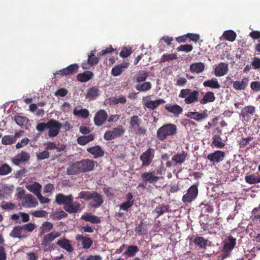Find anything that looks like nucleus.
<instances>
[{
  "label": "nucleus",
  "instance_id": "obj_1",
  "mask_svg": "<svg viewBox=\"0 0 260 260\" xmlns=\"http://www.w3.org/2000/svg\"><path fill=\"white\" fill-rule=\"evenodd\" d=\"M177 133V126L174 124H167L157 129L156 136L161 141L166 139L169 136L175 135Z\"/></svg>",
  "mask_w": 260,
  "mask_h": 260
},
{
  "label": "nucleus",
  "instance_id": "obj_2",
  "mask_svg": "<svg viewBox=\"0 0 260 260\" xmlns=\"http://www.w3.org/2000/svg\"><path fill=\"white\" fill-rule=\"evenodd\" d=\"M60 236L61 233L59 232H52L45 235L41 240V243L44 250L47 251L52 250L53 247L51 245V243Z\"/></svg>",
  "mask_w": 260,
  "mask_h": 260
},
{
  "label": "nucleus",
  "instance_id": "obj_3",
  "mask_svg": "<svg viewBox=\"0 0 260 260\" xmlns=\"http://www.w3.org/2000/svg\"><path fill=\"white\" fill-rule=\"evenodd\" d=\"M179 96L184 99V102L186 104H190L198 101L199 92L197 90L183 89L180 91Z\"/></svg>",
  "mask_w": 260,
  "mask_h": 260
},
{
  "label": "nucleus",
  "instance_id": "obj_4",
  "mask_svg": "<svg viewBox=\"0 0 260 260\" xmlns=\"http://www.w3.org/2000/svg\"><path fill=\"white\" fill-rule=\"evenodd\" d=\"M166 103V101L162 99H157L152 100L150 95L146 96L142 99V103L143 106L151 110L156 109L159 106Z\"/></svg>",
  "mask_w": 260,
  "mask_h": 260
},
{
  "label": "nucleus",
  "instance_id": "obj_5",
  "mask_svg": "<svg viewBox=\"0 0 260 260\" xmlns=\"http://www.w3.org/2000/svg\"><path fill=\"white\" fill-rule=\"evenodd\" d=\"M62 126L61 123L56 120L51 119L48 121V136L50 137H54L59 133Z\"/></svg>",
  "mask_w": 260,
  "mask_h": 260
},
{
  "label": "nucleus",
  "instance_id": "obj_6",
  "mask_svg": "<svg viewBox=\"0 0 260 260\" xmlns=\"http://www.w3.org/2000/svg\"><path fill=\"white\" fill-rule=\"evenodd\" d=\"M22 207L25 208H35L38 205L37 200L31 194H26L20 202Z\"/></svg>",
  "mask_w": 260,
  "mask_h": 260
},
{
  "label": "nucleus",
  "instance_id": "obj_7",
  "mask_svg": "<svg viewBox=\"0 0 260 260\" xmlns=\"http://www.w3.org/2000/svg\"><path fill=\"white\" fill-rule=\"evenodd\" d=\"M198 194L197 186L193 185L188 189L187 192L182 198V201L184 203L191 202L194 200Z\"/></svg>",
  "mask_w": 260,
  "mask_h": 260
},
{
  "label": "nucleus",
  "instance_id": "obj_8",
  "mask_svg": "<svg viewBox=\"0 0 260 260\" xmlns=\"http://www.w3.org/2000/svg\"><path fill=\"white\" fill-rule=\"evenodd\" d=\"M154 155V150L151 148H149L143 152L140 157L141 160L142 161V166H149L151 164Z\"/></svg>",
  "mask_w": 260,
  "mask_h": 260
},
{
  "label": "nucleus",
  "instance_id": "obj_9",
  "mask_svg": "<svg viewBox=\"0 0 260 260\" xmlns=\"http://www.w3.org/2000/svg\"><path fill=\"white\" fill-rule=\"evenodd\" d=\"M236 244V239L232 237H229L227 239L224 241V245L223 247V257L225 258L227 257L232 250L234 248Z\"/></svg>",
  "mask_w": 260,
  "mask_h": 260
},
{
  "label": "nucleus",
  "instance_id": "obj_10",
  "mask_svg": "<svg viewBox=\"0 0 260 260\" xmlns=\"http://www.w3.org/2000/svg\"><path fill=\"white\" fill-rule=\"evenodd\" d=\"M124 133L121 127L114 128L112 131H108L104 134V138L106 140H110L120 136Z\"/></svg>",
  "mask_w": 260,
  "mask_h": 260
},
{
  "label": "nucleus",
  "instance_id": "obj_11",
  "mask_svg": "<svg viewBox=\"0 0 260 260\" xmlns=\"http://www.w3.org/2000/svg\"><path fill=\"white\" fill-rule=\"evenodd\" d=\"M29 158L30 156L28 153L22 151L13 157L11 160L14 165L18 166L21 163L27 161Z\"/></svg>",
  "mask_w": 260,
  "mask_h": 260
},
{
  "label": "nucleus",
  "instance_id": "obj_12",
  "mask_svg": "<svg viewBox=\"0 0 260 260\" xmlns=\"http://www.w3.org/2000/svg\"><path fill=\"white\" fill-rule=\"evenodd\" d=\"M25 187L29 191L33 193L36 196L41 192L42 187L41 184L36 181L26 183Z\"/></svg>",
  "mask_w": 260,
  "mask_h": 260
},
{
  "label": "nucleus",
  "instance_id": "obj_13",
  "mask_svg": "<svg viewBox=\"0 0 260 260\" xmlns=\"http://www.w3.org/2000/svg\"><path fill=\"white\" fill-rule=\"evenodd\" d=\"M89 200L90 205L94 208L100 207L103 203L102 196L96 192L92 193Z\"/></svg>",
  "mask_w": 260,
  "mask_h": 260
},
{
  "label": "nucleus",
  "instance_id": "obj_14",
  "mask_svg": "<svg viewBox=\"0 0 260 260\" xmlns=\"http://www.w3.org/2000/svg\"><path fill=\"white\" fill-rule=\"evenodd\" d=\"M225 156V153L221 151H216L208 155L207 158L213 164L222 161Z\"/></svg>",
  "mask_w": 260,
  "mask_h": 260
},
{
  "label": "nucleus",
  "instance_id": "obj_15",
  "mask_svg": "<svg viewBox=\"0 0 260 260\" xmlns=\"http://www.w3.org/2000/svg\"><path fill=\"white\" fill-rule=\"evenodd\" d=\"M79 163L82 172L92 171L96 164L95 161L88 159H83Z\"/></svg>",
  "mask_w": 260,
  "mask_h": 260
},
{
  "label": "nucleus",
  "instance_id": "obj_16",
  "mask_svg": "<svg viewBox=\"0 0 260 260\" xmlns=\"http://www.w3.org/2000/svg\"><path fill=\"white\" fill-rule=\"evenodd\" d=\"M76 240L81 243L84 249H89L93 243V241L90 238L83 235H77Z\"/></svg>",
  "mask_w": 260,
  "mask_h": 260
},
{
  "label": "nucleus",
  "instance_id": "obj_17",
  "mask_svg": "<svg viewBox=\"0 0 260 260\" xmlns=\"http://www.w3.org/2000/svg\"><path fill=\"white\" fill-rule=\"evenodd\" d=\"M79 66L77 64H73L68 67L57 71L54 75L60 74L61 75H69L76 73L78 71Z\"/></svg>",
  "mask_w": 260,
  "mask_h": 260
},
{
  "label": "nucleus",
  "instance_id": "obj_18",
  "mask_svg": "<svg viewBox=\"0 0 260 260\" xmlns=\"http://www.w3.org/2000/svg\"><path fill=\"white\" fill-rule=\"evenodd\" d=\"M108 115L105 110H101L96 114L94 118L95 124L98 126L102 125L107 120Z\"/></svg>",
  "mask_w": 260,
  "mask_h": 260
},
{
  "label": "nucleus",
  "instance_id": "obj_19",
  "mask_svg": "<svg viewBox=\"0 0 260 260\" xmlns=\"http://www.w3.org/2000/svg\"><path fill=\"white\" fill-rule=\"evenodd\" d=\"M228 64L221 62L216 66L214 70V75L216 77H221L225 75L228 71Z\"/></svg>",
  "mask_w": 260,
  "mask_h": 260
},
{
  "label": "nucleus",
  "instance_id": "obj_20",
  "mask_svg": "<svg viewBox=\"0 0 260 260\" xmlns=\"http://www.w3.org/2000/svg\"><path fill=\"white\" fill-rule=\"evenodd\" d=\"M143 181L150 183H155L159 180V177L156 176L153 172H144L141 174Z\"/></svg>",
  "mask_w": 260,
  "mask_h": 260
},
{
  "label": "nucleus",
  "instance_id": "obj_21",
  "mask_svg": "<svg viewBox=\"0 0 260 260\" xmlns=\"http://www.w3.org/2000/svg\"><path fill=\"white\" fill-rule=\"evenodd\" d=\"M255 112V108L253 106H247L244 107L241 112L240 115L245 120H249L250 115Z\"/></svg>",
  "mask_w": 260,
  "mask_h": 260
},
{
  "label": "nucleus",
  "instance_id": "obj_22",
  "mask_svg": "<svg viewBox=\"0 0 260 260\" xmlns=\"http://www.w3.org/2000/svg\"><path fill=\"white\" fill-rule=\"evenodd\" d=\"M73 200V197L72 195L64 196L63 194L60 193L56 196L55 201L59 205L63 204L64 206L69 204Z\"/></svg>",
  "mask_w": 260,
  "mask_h": 260
},
{
  "label": "nucleus",
  "instance_id": "obj_23",
  "mask_svg": "<svg viewBox=\"0 0 260 260\" xmlns=\"http://www.w3.org/2000/svg\"><path fill=\"white\" fill-rule=\"evenodd\" d=\"M129 66V63L123 62L118 65L115 66L111 71V73L114 76H118L120 75L125 69H127Z\"/></svg>",
  "mask_w": 260,
  "mask_h": 260
},
{
  "label": "nucleus",
  "instance_id": "obj_24",
  "mask_svg": "<svg viewBox=\"0 0 260 260\" xmlns=\"http://www.w3.org/2000/svg\"><path fill=\"white\" fill-rule=\"evenodd\" d=\"M56 244L68 252H72L74 250L71 242L67 239L63 238L58 240Z\"/></svg>",
  "mask_w": 260,
  "mask_h": 260
},
{
  "label": "nucleus",
  "instance_id": "obj_25",
  "mask_svg": "<svg viewBox=\"0 0 260 260\" xmlns=\"http://www.w3.org/2000/svg\"><path fill=\"white\" fill-rule=\"evenodd\" d=\"M80 206V205L78 202H73L72 201L66 206H63V208L67 212L73 213L77 212L79 210Z\"/></svg>",
  "mask_w": 260,
  "mask_h": 260
},
{
  "label": "nucleus",
  "instance_id": "obj_26",
  "mask_svg": "<svg viewBox=\"0 0 260 260\" xmlns=\"http://www.w3.org/2000/svg\"><path fill=\"white\" fill-rule=\"evenodd\" d=\"M249 79L246 77H244L242 79L241 81H236L233 82V87L237 90H243L247 86L248 84Z\"/></svg>",
  "mask_w": 260,
  "mask_h": 260
},
{
  "label": "nucleus",
  "instance_id": "obj_27",
  "mask_svg": "<svg viewBox=\"0 0 260 260\" xmlns=\"http://www.w3.org/2000/svg\"><path fill=\"white\" fill-rule=\"evenodd\" d=\"M187 157V153L182 152L173 155L172 157V160L176 164H182L185 161Z\"/></svg>",
  "mask_w": 260,
  "mask_h": 260
},
{
  "label": "nucleus",
  "instance_id": "obj_28",
  "mask_svg": "<svg viewBox=\"0 0 260 260\" xmlns=\"http://www.w3.org/2000/svg\"><path fill=\"white\" fill-rule=\"evenodd\" d=\"M188 116L196 121H200L206 119L208 117V114L205 112L202 113L197 112H190L188 114Z\"/></svg>",
  "mask_w": 260,
  "mask_h": 260
},
{
  "label": "nucleus",
  "instance_id": "obj_29",
  "mask_svg": "<svg viewBox=\"0 0 260 260\" xmlns=\"http://www.w3.org/2000/svg\"><path fill=\"white\" fill-rule=\"evenodd\" d=\"M215 100L214 93L211 91L206 92L203 98L200 100V102L202 105H205L208 103H212Z\"/></svg>",
  "mask_w": 260,
  "mask_h": 260
},
{
  "label": "nucleus",
  "instance_id": "obj_30",
  "mask_svg": "<svg viewBox=\"0 0 260 260\" xmlns=\"http://www.w3.org/2000/svg\"><path fill=\"white\" fill-rule=\"evenodd\" d=\"M205 87H209L213 89H219L220 88V84L218 80L215 78L206 80L203 83Z\"/></svg>",
  "mask_w": 260,
  "mask_h": 260
},
{
  "label": "nucleus",
  "instance_id": "obj_31",
  "mask_svg": "<svg viewBox=\"0 0 260 260\" xmlns=\"http://www.w3.org/2000/svg\"><path fill=\"white\" fill-rule=\"evenodd\" d=\"M93 76V74L90 71H85L83 73L79 74L77 78L81 82H85L91 79Z\"/></svg>",
  "mask_w": 260,
  "mask_h": 260
},
{
  "label": "nucleus",
  "instance_id": "obj_32",
  "mask_svg": "<svg viewBox=\"0 0 260 260\" xmlns=\"http://www.w3.org/2000/svg\"><path fill=\"white\" fill-rule=\"evenodd\" d=\"M189 69L191 72L200 73L205 69V64L202 62L193 63L190 65Z\"/></svg>",
  "mask_w": 260,
  "mask_h": 260
},
{
  "label": "nucleus",
  "instance_id": "obj_33",
  "mask_svg": "<svg viewBox=\"0 0 260 260\" xmlns=\"http://www.w3.org/2000/svg\"><path fill=\"white\" fill-rule=\"evenodd\" d=\"M82 172L79 161L76 162L70 166L67 170L69 175H74Z\"/></svg>",
  "mask_w": 260,
  "mask_h": 260
},
{
  "label": "nucleus",
  "instance_id": "obj_34",
  "mask_svg": "<svg viewBox=\"0 0 260 260\" xmlns=\"http://www.w3.org/2000/svg\"><path fill=\"white\" fill-rule=\"evenodd\" d=\"M53 228V224L48 221L44 222L39 229V235H43L45 233L50 232Z\"/></svg>",
  "mask_w": 260,
  "mask_h": 260
},
{
  "label": "nucleus",
  "instance_id": "obj_35",
  "mask_svg": "<svg viewBox=\"0 0 260 260\" xmlns=\"http://www.w3.org/2000/svg\"><path fill=\"white\" fill-rule=\"evenodd\" d=\"M87 150L88 152L93 155L95 158L102 156L104 154L103 151L99 146L88 148Z\"/></svg>",
  "mask_w": 260,
  "mask_h": 260
},
{
  "label": "nucleus",
  "instance_id": "obj_36",
  "mask_svg": "<svg viewBox=\"0 0 260 260\" xmlns=\"http://www.w3.org/2000/svg\"><path fill=\"white\" fill-rule=\"evenodd\" d=\"M23 231L21 226H15L11 232L10 235L13 238H17L19 239L25 238L26 236L22 235L21 233Z\"/></svg>",
  "mask_w": 260,
  "mask_h": 260
},
{
  "label": "nucleus",
  "instance_id": "obj_37",
  "mask_svg": "<svg viewBox=\"0 0 260 260\" xmlns=\"http://www.w3.org/2000/svg\"><path fill=\"white\" fill-rule=\"evenodd\" d=\"M165 109L174 115H179L181 114L183 111L182 108L177 105L173 106L166 105Z\"/></svg>",
  "mask_w": 260,
  "mask_h": 260
},
{
  "label": "nucleus",
  "instance_id": "obj_38",
  "mask_svg": "<svg viewBox=\"0 0 260 260\" xmlns=\"http://www.w3.org/2000/svg\"><path fill=\"white\" fill-rule=\"evenodd\" d=\"M100 90L95 87H92L88 89L86 98L89 100L95 99L99 95Z\"/></svg>",
  "mask_w": 260,
  "mask_h": 260
},
{
  "label": "nucleus",
  "instance_id": "obj_39",
  "mask_svg": "<svg viewBox=\"0 0 260 260\" xmlns=\"http://www.w3.org/2000/svg\"><path fill=\"white\" fill-rule=\"evenodd\" d=\"M81 218L85 221H89L92 223L100 222V219L98 217L93 215L90 213H85L82 215Z\"/></svg>",
  "mask_w": 260,
  "mask_h": 260
},
{
  "label": "nucleus",
  "instance_id": "obj_40",
  "mask_svg": "<svg viewBox=\"0 0 260 260\" xmlns=\"http://www.w3.org/2000/svg\"><path fill=\"white\" fill-rule=\"evenodd\" d=\"M245 180L246 183L250 184L260 183V176L253 174L247 175L245 177Z\"/></svg>",
  "mask_w": 260,
  "mask_h": 260
},
{
  "label": "nucleus",
  "instance_id": "obj_41",
  "mask_svg": "<svg viewBox=\"0 0 260 260\" xmlns=\"http://www.w3.org/2000/svg\"><path fill=\"white\" fill-rule=\"evenodd\" d=\"M73 114L77 116H80L83 118H86L89 116V111L86 109L75 108Z\"/></svg>",
  "mask_w": 260,
  "mask_h": 260
},
{
  "label": "nucleus",
  "instance_id": "obj_42",
  "mask_svg": "<svg viewBox=\"0 0 260 260\" xmlns=\"http://www.w3.org/2000/svg\"><path fill=\"white\" fill-rule=\"evenodd\" d=\"M94 137L92 135H89L88 136H83L79 137L77 139V142L80 145H85L87 143L92 141Z\"/></svg>",
  "mask_w": 260,
  "mask_h": 260
},
{
  "label": "nucleus",
  "instance_id": "obj_43",
  "mask_svg": "<svg viewBox=\"0 0 260 260\" xmlns=\"http://www.w3.org/2000/svg\"><path fill=\"white\" fill-rule=\"evenodd\" d=\"M208 240L201 237H197L194 240V244L201 248H205L208 245Z\"/></svg>",
  "mask_w": 260,
  "mask_h": 260
},
{
  "label": "nucleus",
  "instance_id": "obj_44",
  "mask_svg": "<svg viewBox=\"0 0 260 260\" xmlns=\"http://www.w3.org/2000/svg\"><path fill=\"white\" fill-rule=\"evenodd\" d=\"M151 88V84L149 82H146L143 83H139L137 85L136 88L140 91H147L149 90Z\"/></svg>",
  "mask_w": 260,
  "mask_h": 260
},
{
  "label": "nucleus",
  "instance_id": "obj_45",
  "mask_svg": "<svg viewBox=\"0 0 260 260\" xmlns=\"http://www.w3.org/2000/svg\"><path fill=\"white\" fill-rule=\"evenodd\" d=\"M212 144L218 148H221L225 145L224 143L222 141L220 137L217 135H214L213 137Z\"/></svg>",
  "mask_w": 260,
  "mask_h": 260
},
{
  "label": "nucleus",
  "instance_id": "obj_46",
  "mask_svg": "<svg viewBox=\"0 0 260 260\" xmlns=\"http://www.w3.org/2000/svg\"><path fill=\"white\" fill-rule=\"evenodd\" d=\"M236 34L233 30H226L223 34V37L227 40L233 42L236 38Z\"/></svg>",
  "mask_w": 260,
  "mask_h": 260
},
{
  "label": "nucleus",
  "instance_id": "obj_47",
  "mask_svg": "<svg viewBox=\"0 0 260 260\" xmlns=\"http://www.w3.org/2000/svg\"><path fill=\"white\" fill-rule=\"evenodd\" d=\"M95 50H93L88 55V63L91 66L96 64L99 62L98 58L95 56Z\"/></svg>",
  "mask_w": 260,
  "mask_h": 260
},
{
  "label": "nucleus",
  "instance_id": "obj_48",
  "mask_svg": "<svg viewBox=\"0 0 260 260\" xmlns=\"http://www.w3.org/2000/svg\"><path fill=\"white\" fill-rule=\"evenodd\" d=\"M138 250L139 249L137 246H129L127 248L126 251L124 253V254H127L128 257H133L135 255Z\"/></svg>",
  "mask_w": 260,
  "mask_h": 260
},
{
  "label": "nucleus",
  "instance_id": "obj_49",
  "mask_svg": "<svg viewBox=\"0 0 260 260\" xmlns=\"http://www.w3.org/2000/svg\"><path fill=\"white\" fill-rule=\"evenodd\" d=\"M16 142L13 135L5 136L3 137L2 143L4 145H10Z\"/></svg>",
  "mask_w": 260,
  "mask_h": 260
},
{
  "label": "nucleus",
  "instance_id": "obj_50",
  "mask_svg": "<svg viewBox=\"0 0 260 260\" xmlns=\"http://www.w3.org/2000/svg\"><path fill=\"white\" fill-rule=\"evenodd\" d=\"M14 119L16 123L21 126L25 125L28 120L26 117L19 115L15 116Z\"/></svg>",
  "mask_w": 260,
  "mask_h": 260
},
{
  "label": "nucleus",
  "instance_id": "obj_51",
  "mask_svg": "<svg viewBox=\"0 0 260 260\" xmlns=\"http://www.w3.org/2000/svg\"><path fill=\"white\" fill-rule=\"evenodd\" d=\"M11 171V167L6 164H4L0 167V175H6Z\"/></svg>",
  "mask_w": 260,
  "mask_h": 260
},
{
  "label": "nucleus",
  "instance_id": "obj_52",
  "mask_svg": "<svg viewBox=\"0 0 260 260\" xmlns=\"http://www.w3.org/2000/svg\"><path fill=\"white\" fill-rule=\"evenodd\" d=\"M140 119L137 116H133L131 117L130 126L134 129L140 125Z\"/></svg>",
  "mask_w": 260,
  "mask_h": 260
},
{
  "label": "nucleus",
  "instance_id": "obj_53",
  "mask_svg": "<svg viewBox=\"0 0 260 260\" xmlns=\"http://www.w3.org/2000/svg\"><path fill=\"white\" fill-rule=\"evenodd\" d=\"M148 76V74L145 71H142L139 72L136 77L137 82L145 81Z\"/></svg>",
  "mask_w": 260,
  "mask_h": 260
},
{
  "label": "nucleus",
  "instance_id": "obj_54",
  "mask_svg": "<svg viewBox=\"0 0 260 260\" xmlns=\"http://www.w3.org/2000/svg\"><path fill=\"white\" fill-rule=\"evenodd\" d=\"M25 190L21 188V187H18L16 189V197L17 200L20 201V202L23 200V198L25 197V196L26 194L25 193Z\"/></svg>",
  "mask_w": 260,
  "mask_h": 260
},
{
  "label": "nucleus",
  "instance_id": "obj_55",
  "mask_svg": "<svg viewBox=\"0 0 260 260\" xmlns=\"http://www.w3.org/2000/svg\"><path fill=\"white\" fill-rule=\"evenodd\" d=\"M111 101L112 103L115 104H117L118 103L124 104L126 103V99L125 96L121 95L112 98Z\"/></svg>",
  "mask_w": 260,
  "mask_h": 260
},
{
  "label": "nucleus",
  "instance_id": "obj_56",
  "mask_svg": "<svg viewBox=\"0 0 260 260\" xmlns=\"http://www.w3.org/2000/svg\"><path fill=\"white\" fill-rule=\"evenodd\" d=\"M92 192L86 191H82L79 193L77 199L89 200Z\"/></svg>",
  "mask_w": 260,
  "mask_h": 260
},
{
  "label": "nucleus",
  "instance_id": "obj_57",
  "mask_svg": "<svg viewBox=\"0 0 260 260\" xmlns=\"http://www.w3.org/2000/svg\"><path fill=\"white\" fill-rule=\"evenodd\" d=\"M168 208L167 206L165 205H160L158 207H157L154 211L157 213V216H158L165 212H166L168 211Z\"/></svg>",
  "mask_w": 260,
  "mask_h": 260
},
{
  "label": "nucleus",
  "instance_id": "obj_58",
  "mask_svg": "<svg viewBox=\"0 0 260 260\" xmlns=\"http://www.w3.org/2000/svg\"><path fill=\"white\" fill-rule=\"evenodd\" d=\"M36 155L38 160H43L49 157V153L47 150H45L42 152L37 153Z\"/></svg>",
  "mask_w": 260,
  "mask_h": 260
},
{
  "label": "nucleus",
  "instance_id": "obj_59",
  "mask_svg": "<svg viewBox=\"0 0 260 260\" xmlns=\"http://www.w3.org/2000/svg\"><path fill=\"white\" fill-rule=\"evenodd\" d=\"M177 55L175 54H166L162 55L161 58V62H165L170 60L177 59Z\"/></svg>",
  "mask_w": 260,
  "mask_h": 260
},
{
  "label": "nucleus",
  "instance_id": "obj_60",
  "mask_svg": "<svg viewBox=\"0 0 260 260\" xmlns=\"http://www.w3.org/2000/svg\"><path fill=\"white\" fill-rule=\"evenodd\" d=\"M192 46L190 45L186 44L181 45L177 48L178 51H184L186 52H190L192 50Z\"/></svg>",
  "mask_w": 260,
  "mask_h": 260
},
{
  "label": "nucleus",
  "instance_id": "obj_61",
  "mask_svg": "<svg viewBox=\"0 0 260 260\" xmlns=\"http://www.w3.org/2000/svg\"><path fill=\"white\" fill-rule=\"evenodd\" d=\"M9 189L8 187L3 186L0 188V200L7 198L9 195Z\"/></svg>",
  "mask_w": 260,
  "mask_h": 260
},
{
  "label": "nucleus",
  "instance_id": "obj_62",
  "mask_svg": "<svg viewBox=\"0 0 260 260\" xmlns=\"http://www.w3.org/2000/svg\"><path fill=\"white\" fill-rule=\"evenodd\" d=\"M23 230H25L28 232H32L36 228V225L32 223H28L21 226Z\"/></svg>",
  "mask_w": 260,
  "mask_h": 260
},
{
  "label": "nucleus",
  "instance_id": "obj_63",
  "mask_svg": "<svg viewBox=\"0 0 260 260\" xmlns=\"http://www.w3.org/2000/svg\"><path fill=\"white\" fill-rule=\"evenodd\" d=\"M81 260H102V257L99 255H88L80 257Z\"/></svg>",
  "mask_w": 260,
  "mask_h": 260
},
{
  "label": "nucleus",
  "instance_id": "obj_64",
  "mask_svg": "<svg viewBox=\"0 0 260 260\" xmlns=\"http://www.w3.org/2000/svg\"><path fill=\"white\" fill-rule=\"evenodd\" d=\"M132 53L131 48H124L120 53V56L123 58L127 57Z\"/></svg>",
  "mask_w": 260,
  "mask_h": 260
}]
</instances>
